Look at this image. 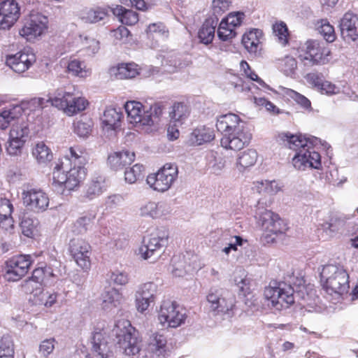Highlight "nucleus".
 Masks as SVG:
<instances>
[{
  "label": "nucleus",
  "instance_id": "1",
  "mask_svg": "<svg viewBox=\"0 0 358 358\" xmlns=\"http://www.w3.org/2000/svg\"><path fill=\"white\" fill-rule=\"evenodd\" d=\"M69 153L55 163L52 171L53 185L73 190L85 179L86 155L77 147H71Z\"/></svg>",
  "mask_w": 358,
  "mask_h": 358
},
{
  "label": "nucleus",
  "instance_id": "2",
  "mask_svg": "<svg viewBox=\"0 0 358 358\" xmlns=\"http://www.w3.org/2000/svg\"><path fill=\"white\" fill-rule=\"evenodd\" d=\"M278 138L285 143L289 149L296 151L292 159V164L295 169L304 170L306 167L319 169L321 165L320 154L310 147L321 143V140L315 136L306 137L302 135H293L289 133H282Z\"/></svg>",
  "mask_w": 358,
  "mask_h": 358
},
{
  "label": "nucleus",
  "instance_id": "3",
  "mask_svg": "<svg viewBox=\"0 0 358 358\" xmlns=\"http://www.w3.org/2000/svg\"><path fill=\"white\" fill-rule=\"evenodd\" d=\"M323 289L331 296L338 299L348 293L349 275L344 267L340 264H327L323 266L320 273Z\"/></svg>",
  "mask_w": 358,
  "mask_h": 358
},
{
  "label": "nucleus",
  "instance_id": "4",
  "mask_svg": "<svg viewBox=\"0 0 358 358\" xmlns=\"http://www.w3.org/2000/svg\"><path fill=\"white\" fill-rule=\"evenodd\" d=\"M117 343L122 352L127 356H134L141 350V340L138 332L128 320H120L113 329Z\"/></svg>",
  "mask_w": 358,
  "mask_h": 358
},
{
  "label": "nucleus",
  "instance_id": "5",
  "mask_svg": "<svg viewBox=\"0 0 358 358\" xmlns=\"http://www.w3.org/2000/svg\"><path fill=\"white\" fill-rule=\"evenodd\" d=\"M169 234L164 227L156 229L143 241L139 254L144 259L155 262L161 256L167 245Z\"/></svg>",
  "mask_w": 358,
  "mask_h": 358
},
{
  "label": "nucleus",
  "instance_id": "6",
  "mask_svg": "<svg viewBox=\"0 0 358 358\" xmlns=\"http://www.w3.org/2000/svg\"><path fill=\"white\" fill-rule=\"evenodd\" d=\"M273 308L278 310L288 308L294 303V290L291 285L285 282H271L264 292Z\"/></svg>",
  "mask_w": 358,
  "mask_h": 358
},
{
  "label": "nucleus",
  "instance_id": "7",
  "mask_svg": "<svg viewBox=\"0 0 358 358\" xmlns=\"http://www.w3.org/2000/svg\"><path fill=\"white\" fill-rule=\"evenodd\" d=\"M208 309L213 315L227 314L235 306V296L228 289L212 287L206 295Z\"/></svg>",
  "mask_w": 358,
  "mask_h": 358
},
{
  "label": "nucleus",
  "instance_id": "8",
  "mask_svg": "<svg viewBox=\"0 0 358 358\" xmlns=\"http://www.w3.org/2000/svg\"><path fill=\"white\" fill-rule=\"evenodd\" d=\"M51 104L62 110L65 114L71 116L84 110L88 105V101L84 97L76 96L74 94L58 89L53 97H50Z\"/></svg>",
  "mask_w": 358,
  "mask_h": 358
},
{
  "label": "nucleus",
  "instance_id": "9",
  "mask_svg": "<svg viewBox=\"0 0 358 358\" xmlns=\"http://www.w3.org/2000/svg\"><path fill=\"white\" fill-rule=\"evenodd\" d=\"M178 166L174 164H165L156 173L148 176V185L155 191L166 192L171 188L178 178Z\"/></svg>",
  "mask_w": 358,
  "mask_h": 358
},
{
  "label": "nucleus",
  "instance_id": "10",
  "mask_svg": "<svg viewBox=\"0 0 358 358\" xmlns=\"http://www.w3.org/2000/svg\"><path fill=\"white\" fill-rule=\"evenodd\" d=\"M33 259L29 255H19L8 259L2 266V271L8 281L15 282L28 272Z\"/></svg>",
  "mask_w": 358,
  "mask_h": 358
},
{
  "label": "nucleus",
  "instance_id": "11",
  "mask_svg": "<svg viewBox=\"0 0 358 358\" xmlns=\"http://www.w3.org/2000/svg\"><path fill=\"white\" fill-rule=\"evenodd\" d=\"M186 314L175 302L169 299L162 301L158 314L159 322L167 327L176 328L185 322Z\"/></svg>",
  "mask_w": 358,
  "mask_h": 358
},
{
  "label": "nucleus",
  "instance_id": "12",
  "mask_svg": "<svg viewBox=\"0 0 358 358\" xmlns=\"http://www.w3.org/2000/svg\"><path fill=\"white\" fill-rule=\"evenodd\" d=\"M24 205L34 213L45 211L49 206L50 199L48 194L41 189L30 188L22 193Z\"/></svg>",
  "mask_w": 358,
  "mask_h": 358
},
{
  "label": "nucleus",
  "instance_id": "13",
  "mask_svg": "<svg viewBox=\"0 0 358 358\" xmlns=\"http://www.w3.org/2000/svg\"><path fill=\"white\" fill-rule=\"evenodd\" d=\"M69 252L77 264L84 271L91 267V246L85 241L80 238H73L69 243Z\"/></svg>",
  "mask_w": 358,
  "mask_h": 358
},
{
  "label": "nucleus",
  "instance_id": "14",
  "mask_svg": "<svg viewBox=\"0 0 358 358\" xmlns=\"http://www.w3.org/2000/svg\"><path fill=\"white\" fill-rule=\"evenodd\" d=\"M124 109L129 123L136 126L138 124H152L153 121L151 118V114L141 102L136 101H127L124 104Z\"/></svg>",
  "mask_w": 358,
  "mask_h": 358
},
{
  "label": "nucleus",
  "instance_id": "15",
  "mask_svg": "<svg viewBox=\"0 0 358 358\" xmlns=\"http://www.w3.org/2000/svg\"><path fill=\"white\" fill-rule=\"evenodd\" d=\"M92 350L96 358H114L113 344L105 331H95L91 338Z\"/></svg>",
  "mask_w": 358,
  "mask_h": 358
},
{
  "label": "nucleus",
  "instance_id": "16",
  "mask_svg": "<svg viewBox=\"0 0 358 358\" xmlns=\"http://www.w3.org/2000/svg\"><path fill=\"white\" fill-rule=\"evenodd\" d=\"M20 6L15 0L0 3V29H9L20 16Z\"/></svg>",
  "mask_w": 358,
  "mask_h": 358
},
{
  "label": "nucleus",
  "instance_id": "17",
  "mask_svg": "<svg viewBox=\"0 0 358 358\" xmlns=\"http://www.w3.org/2000/svg\"><path fill=\"white\" fill-rule=\"evenodd\" d=\"M339 27L343 39L348 43H358V16L346 13L340 20Z\"/></svg>",
  "mask_w": 358,
  "mask_h": 358
},
{
  "label": "nucleus",
  "instance_id": "18",
  "mask_svg": "<svg viewBox=\"0 0 358 358\" xmlns=\"http://www.w3.org/2000/svg\"><path fill=\"white\" fill-rule=\"evenodd\" d=\"M252 138V134L246 127L240 131L228 133L221 138V145L226 149L240 150L248 145Z\"/></svg>",
  "mask_w": 358,
  "mask_h": 358
},
{
  "label": "nucleus",
  "instance_id": "19",
  "mask_svg": "<svg viewBox=\"0 0 358 358\" xmlns=\"http://www.w3.org/2000/svg\"><path fill=\"white\" fill-rule=\"evenodd\" d=\"M48 20L44 15L36 13L30 15L20 31V34L27 40H31L40 36L46 29Z\"/></svg>",
  "mask_w": 358,
  "mask_h": 358
},
{
  "label": "nucleus",
  "instance_id": "20",
  "mask_svg": "<svg viewBox=\"0 0 358 358\" xmlns=\"http://www.w3.org/2000/svg\"><path fill=\"white\" fill-rule=\"evenodd\" d=\"M305 45V60H309L312 64H324L328 62L330 51L321 47L317 41H308Z\"/></svg>",
  "mask_w": 358,
  "mask_h": 358
},
{
  "label": "nucleus",
  "instance_id": "21",
  "mask_svg": "<svg viewBox=\"0 0 358 358\" xmlns=\"http://www.w3.org/2000/svg\"><path fill=\"white\" fill-rule=\"evenodd\" d=\"M157 285L151 282L141 285L136 294V303L138 311L143 313L154 301Z\"/></svg>",
  "mask_w": 358,
  "mask_h": 358
},
{
  "label": "nucleus",
  "instance_id": "22",
  "mask_svg": "<svg viewBox=\"0 0 358 358\" xmlns=\"http://www.w3.org/2000/svg\"><path fill=\"white\" fill-rule=\"evenodd\" d=\"M216 127L223 136L228 133L238 131L245 128L244 122L240 117L234 113H228L221 115L217 120Z\"/></svg>",
  "mask_w": 358,
  "mask_h": 358
},
{
  "label": "nucleus",
  "instance_id": "23",
  "mask_svg": "<svg viewBox=\"0 0 358 358\" xmlns=\"http://www.w3.org/2000/svg\"><path fill=\"white\" fill-rule=\"evenodd\" d=\"M35 62L33 54L19 52L15 55H9L6 58V64L15 72L21 73L29 69Z\"/></svg>",
  "mask_w": 358,
  "mask_h": 358
},
{
  "label": "nucleus",
  "instance_id": "24",
  "mask_svg": "<svg viewBox=\"0 0 358 358\" xmlns=\"http://www.w3.org/2000/svg\"><path fill=\"white\" fill-rule=\"evenodd\" d=\"M167 341L165 336L157 332L152 333L148 340L147 350L152 355L153 358H161L164 356Z\"/></svg>",
  "mask_w": 358,
  "mask_h": 358
},
{
  "label": "nucleus",
  "instance_id": "25",
  "mask_svg": "<svg viewBox=\"0 0 358 358\" xmlns=\"http://www.w3.org/2000/svg\"><path fill=\"white\" fill-rule=\"evenodd\" d=\"M255 217L257 220L258 224L261 226L263 232L267 230L270 225H272L275 220L280 219L278 215L265 209L260 201H258L257 205Z\"/></svg>",
  "mask_w": 358,
  "mask_h": 358
},
{
  "label": "nucleus",
  "instance_id": "26",
  "mask_svg": "<svg viewBox=\"0 0 358 358\" xmlns=\"http://www.w3.org/2000/svg\"><path fill=\"white\" fill-rule=\"evenodd\" d=\"M135 159L134 152L129 151H122L115 152L108 157V164L113 170L122 169L127 165H130Z\"/></svg>",
  "mask_w": 358,
  "mask_h": 358
},
{
  "label": "nucleus",
  "instance_id": "27",
  "mask_svg": "<svg viewBox=\"0 0 358 358\" xmlns=\"http://www.w3.org/2000/svg\"><path fill=\"white\" fill-rule=\"evenodd\" d=\"M217 17H210L205 20L198 31L200 42L208 45L212 43L215 37V28L217 24Z\"/></svg>",
  "mask_w": 358,
  "mask_h": 358
},
{
  "label": "nucleus",
  "instance_id": "28",
  "mask_svg": "<svg viewBox=\"0 0 358 358\" xmlns=\"http://www.w3.org/2000/svg\"><path fill=\"white\" fill-rule=\"evenodd\" d=\"M215 138L212 129L206 127H197L193 130L189 137V143L192 145H200L208 143Z\"/></svg>",
  "mask_w": 358,
  "mask_h": 358
},
{
  "label": "nucleus",
  "instance_id": "29",
  "mask_svg": "<svg viewBox=\"0 0 358 358\" xmlns=\"http://www.w3.org/2000/svg\"><path fill=\"white\" fill-rule=\"evenodd\" d=\"M189 113L190 110L187 105L182 102L175 103L169 112L171 122H173L175 127L181 125L189 117Z\"/></svg>",
  "mask_w": 358,
  "mask_h": 358
},
{
  "label": "nucleus",
  "instance_id": "30",
  "mask_svg": "<svg viewBox=\"0 0 358 358\" xmlns=\"http://www.w3.org/2000/svg\"><path fill=\"white\" fill-rule=\"evenodd\" d=\"M46 268H37L33 271L31 278L27 279L22 285V288L25 293L32 292L34 287H41L45 273Z\"/></svg>",
  "mask_w": 358,
  "mask_h": 358
},
{
  "label": "nucleus",
  "instance_id": "31",
  "mask_svg": "<svg viewBox=\"0 0 358 358\" xmlns=\"http://www.w3.org/2000/svg\"><path fill=\"white\" fill-rule=\"evenodd\" d=\"M122 298V294L114 288L105 291L101 295L102 308L110 310L117 307L120 304Z\"/></svg>",
  "mask_w": 358,
  "mask_h": 358
},
{
  "label": "nucleus",
  "instance_id": "32",
  "mask_svg": "<svg viewBox=\"0 0 358 358\" xmlns=\"http://www.w3.org/2000/svg\"><path fill=\"white\" fill-rule=\"evenodd\" d=\"M110 73L117 79H128L134 78L138 74V70L134 64H121L112 68Z\"/></svg>",
  "mask_w": 358,
  "mask_h": 358
},
{
  "label": "nucleus",
  "instance_id": "33",
  "mask_svg": "<svg viewBox=\"0 0 358 358\" xmlns=\"http://www.w3.org/2000/svg\"><path fill=\"white\" fill-rule=\"evenodd\" d=\"M164 204L149 201L140 208V215L143 217H149L156 219L162 216L164 210Z\"/></svg>",
  "mask_w": 358,
  "mask_h": 358
},
{
  "label": "nucleus",
  "instance_id": "34",
  "mask_svg": "<svg viewBox=\"0 0 358 358\" xmlns=\"http://www.w3.org/2000/svg\"><path fill=\"white\" fill-rule=\"evenodd\" d=\"M262 32L259 29L250 31L242 37V43L245 48L250 52H256L258 50Z\"/></svg>",
  "mask_w": 358,
  "mask_h": 358
},
{
  "label": "nucleus",
  "instance_id": "35",
  "mask_svg": "<svg viewBox=\"0 0 358 358\" xmlns=\"http://www.w3.org/2000/svg\"><path fill=\"white\" fill-rule=\"evenodd\" d=\"M257 152L253 149H248L240 153L237 162L236 167L239 171H243L245 169L252 166L257 162Z\"/></svg>",
  "mask_w": 358,
  "mask_h": 358
},
{
  "label": "nucleus",
  "instance_id": "36",
  "mask_svg": "<svg viewBox=\"0 0 358 358\" xmlns=\"http://www.w3.org/2000/svg\"><path fill=\"white\" fill-rule=\"evenodd\" d=\"M32 155L40 164H46L52 159L50 149L43 142H40L34 146Z\"/></svg>",
  "mask_w": 358,
  "mask_h": 358
},
{
  "label": "nucleus",
  "instance_id": "37",
  "mask_svg": "<svg viewBox=\"0 0 358 358\" xmlns=\"http://www.w3.org/2000/svg\"><path fill=\"white\" fill-rule=\"evenodd\" d=\"M122 114L116 108H106L103 113V123L110 129L115 130L120 127Z\"/></svg>",
  "mask_w": 358,
  "mask_h": 358
},
{
  "label": "nucleus",
  "instance_id": "38",
  "mask_svg": "<svg viewBox=\"0 0 358 358\" xmlns=\"http://www.w3.org/2000/svg\"><path fill=\"white\" fill-rule=\"evenodd\" d=\"M287 229V224L283 220L280 218L278 220H275L272 225H270L267 230L263 232V237L267 243L273 242L275 240V237L273 236L284 234Z\"/></svg>",
  "mask_w": 358,
  "mask_h": 358
},
{
  "label": "nucleus",
  "instance_id": "39",
  "mask_svg": "<svg viewBox=\"0 0 358 358\" xmlns=\"http://www.w3.org/2000/svg\"><path fill=\"white\" fill-rule=\"evenodd\" d=\"M93 122L91 118L87 116H82L80 119L74 121L73 131L78 136L87 137L92 131Z\"/></svg>",
  "mask_w": 358,
  "mask_h": 358
},
{
  "label": "nucleus",
  "instance_id": "40",
  "mask_svg": "<svg viewBox=\"0 0 358 358\" xmlns=\"http://www.w3.org/2000/svg\"><path fill=\"white\" fill-rule=\"evenodd\" d=\"M104 191V179L101 176H98L92 180L88 185L85 196L90 200H92Z\"/></svg>",
  "mask_w": 358,
  "mask_h": 358
},
{
  "label": "nucleus",
  "instance_id": "41",
  "mask_svg": "<svg viewBox=\"0 0 358 358\" xmlns=\"http://www.w3.org/2000/svg\"><path fill=\"white\" fill-rule=\"evenodd\" d=\"M108 16L107 10L103 8L90 9L84 13L82 20L87 23H96L104 20Z\"/></svg>",
  "mask_w": 358,
  "mask_h": 358
},
{
  "label": "nucleus",
  "instance_id": "42",
  "mask_svg": "<svg viewBox=\"0 0 358 358\" xmlns=\"http://www.w3.org/2000/svg\"><path fill=\"white\" fill-rule=\"evenodd\" d=\"M29 129L26 122L14 125L10 131L9 136L11 139L22 140L24 143L29 136Z\"/></svg>",
  "mask_w": 358,
  "mask_h": 358
},
{
  "label": "nucleus",
  "instance_id": "43",
  "mask_svg": "<svg viewBox=\"0 0 358 358\" xmlns=\"http://www.w3.org/2000/svg\"><path fill=\"white\" fill-rule=\"evenodd\" d=\"M172 273L176 276H183L185 273L192 272L194 268L190 265L185 264L184 257H174L172 259Z\"/></svg>",
  "mask_w": 358,
  "mask_h": 358
},
{
  "label": "nucleus",
  "instance_id": "44",
  "mask_svg": "<svg viewBox=\"0 0 358 358\" xmlns=\"http://www.w3.org/2000/svg\"><path fill=\"white\" fill-rule=\"evenodd\" d=\"M206 159L208 168L215 174H218L224 166L222 158L216 152L210 151L208 152Z\"/></svg>",
  "mask_w": 358,
  "mask_h": 358
},
{
  "label": "nucleus",
  "instance_id": "45",
  "mask_svg": "<svg viewBox=\"0 0 358 358\" xmlns=\"http://www.w3.org/2000/svg\"><path fill=\"white\" fill-rule=\"evenodd\" d=\"M38 221L29 217L24 216L20 222L22 233L27 237H32L36 231Z\"/></svg>",
  "mask_w": 358,
  "mask_h": 358
},
{
  "label": "nucleus",
  "instance_id": "46",
  "mask_svg": "<svg viewBox=\"0 0 358 358\" xmlns=\"http://www.w3.org/2000/svg\"><path fill=\"white\" fill-rule=\"evenodd\" d=\"M143 166L141 164H136L129 169H126L124 171V180L129 184L135 183L143 176Z\"/></svg>",
  "mask_w": 358,
  "mask_h": 358
},
{
  "label": "nucleus",
  "instance_id": "47",
  "mask_svg": "<svg viewBox=\"0 0 358 358\" xmlns=\"http://www.w3.org/2000/svg\"><path fill=\"white\" fill-rule=\"evenodd\" d=\"M31 294L29 300L35 306H44L47 307L48 301L47 296H48V292H45L41 287H34L32 292H29Z\"/></svg>",
  "mask_w": 358,
  "mask_h": 358
},
{
  "label": "nucleus",
  "instance_id": "48",
  "mask_svg": "<svg viewBox=\"0 0 358 358\" xmlns=\"http://www.w3.org/2000/svg\"><path fill=\"white\" fill-rule=\"evenodd\" d=\"M68 71L74 76L80 78L87 77L90 73V70L86 69L85 64L77 59H73L69 63Z\"/></svg>",
  "mask_w": 358,
  "mask_h": 358
},
{
  "label": "nucleus",
  "instance_id": "49",
  "mask_svg": "<svg viewBox=\"0 0 358 358\" xmlns=\"http://www.w3.org/2000/svg\"><path fill=\"white\" fill-rule=\"evenodd\" d=\"M345 221L344 219L337 216H334L330 218L329 222L323 224L322 227L323 229L326 232H328L329 231V235L331 236L332 234L343 228L345 225Z\"/></svg>",
  "mask_w": 358,
  "mask_h": 358
},
{
  "label": "nucleus",
  "instance_id": "50",
  "mask_svg": "<svg viewBox=\"0 0 358 358\" xmlns=\"http://www.w3.org/2000/svg\"><path fill=\"white\" fill-rule=\"evenodd\" d=\"M94 218V216H83L79 217L74 224L73 231L77 234H83L86 233L87 231L91 227Z\"/></svg>",
  "mask_w": 358,
  "mask_h": 358
},
{
  "label": "nucleus",
  "instance_id": "51",
  "mask_svg": "<svg viewBox=\"0 0 358 358\" xmlns=\"http://www.w3.org/2000/svg\"><path fill=\"white\" fill-rule=\"evenodd\" d=\"M317 29L326 41L329 43L334 41L336 38L334 29L327 20H322Z\"/></svg>",
  "mask_w": 358,
  "mask_h": 358
},
{
  "label": "nucleus",
  "instance_id": "52",
  "mask_svg": "<svg viewBox=\"0 0 358 358\" xmlns=\"http://www.w3.org/2000/svg\"><path fill=\"white\" fill-rule=\"evenodd\" d=\"M236 35V32L234 29L228 26L225 22L221 21L217 29V36L220 40L227 41L234 38Z\"/></svg>",
  "mask_w": 358,
  "mask_h": 358
},
{
  "label": "nucleus",
  "instance_id": "53",
  "mask_svg": "<svg viewBox=\"0 0 358 358\" xmlns=\"http://www.w3.org/2000/svg\"><path fill=\"white\" fill-rule=\"evenodd\" d=\"M244 16L245 15L242 12L231 13L225 18H223L222 22H225L228 26L235 29L241 24Z\"/></svg>",
  "mask_w": 358,
  "mask_h": 358
},
{
  "label": "nucleus",
  "instance_id": "54",
  "mask_svg": "<svg viewBox=\"0 0 358 358\" xmlns=\"http://www.w3.org/2000/svg\"><path fill=\"white\" fill-rule=\"evenodd\" d=\"M82 43L83 50L88 55H94L99 50V42L95 38L86 36Z\"/></svg>",
  "mask_w": 358,
  "mask_h": 358
},
{
  "label": "nucleus",
  "instance_id": "55",
  "mask_svg": "<svg viewBox=\"0 0 358 358\" xmlns=\"http://www.w3.org/2000/svg\"><path fill=\"white\" fill-rule=\"evenodd\" d=\"M273 31L275 36L278 37V41L282 45H285L287 43V28L285 23H276L273 25Z\"/></svg>",
  "mask_w": 358,
  "mask_h": 358
},
{
  "label": "nucleus",
  "instance_id": "56",
  "mask_svg": "<svg viewBox=\"0 0 358 358\" xmlns=\"http://www.w3.org/2000/svg\"><path fill=\"white\" fill-rule=\"evenodd\" d=\"M0 354L14 355V345L11 336L3 335L0 340Z\"/></svg>",
  "mask_w": 358,
  "mask_h": 358
},
{
  "label": "nucleus",
  "instance_id": "57",
  "mask_svg": "<svg viewBox=\"0 0 358 358\" xmlns=\"http://www.w3.org/2000/svg\"><path fill=\"white\" fill-rule=\"evenodd\" d=\"M23 141L11 139L9 136V140L6 145V151L10 155L17 156L21 154L22 149L24 145Z\"/></svg>",
  "mask_w": 358,
  "mask_h": 358
},
{
  "label": "nucleus",
  "instance_id": "58",
  "mask_svg": "<svg viewBox=\"0 0 358 358\" xmlns=\"http://www.w3.org/2000/svg\"><path fill=\"white\" fill-rule=\"evenodd\" d=\"M17 117L14 110H5L0 113V129H5Z\"/></svg>",
  "mask_w": 358,
  "mask_h": 358
},
{
  "label": "nucleus",
  "instance_id": "59",
  "mask_svg": "<svg viewBox=\"0 0 358 358\" xmlns=\"http://www.w3.org/2000/svg\"><path fill=\"white\" fill-rule=\"evenodd\" d=\"M146 31L148 34H158L164 38H167L169 36V30L162 22L150 24L148 27Z\"/></svg>",
  "mask_w": 358,
  "mask_h": 358
},
{
  "label": "nucleus",
  "instance_id": "60",
  "mask_svg": "<svg viewBox=\"0 0 358 358\" xmlns=\"http://www.w3.org/2000/svg\"><path fill=\"white\" fill-rule=\"evenodd\" d=\"M120 21L126 25H134L138 21V13L132 10L127 9L120 18Z\"/></svg>",
  "mask_w": 358,
  "mask_h": 358
},
{
  "label": "nucleus",
  "instance_id": "61",
  "mask_svg": "<svg viewBox=\"0 0 358 358\" xmlns=\"http://www.w3.org/2000/svg\"><path fill=\"white\" fill-rule=\"evenodd\" d=\"M231 0H213V10L215 15H220L227 10Z\"/></svg>",
  "mask_w": 358,
  "mask_h": 358
},
{
  "label": "nucleus",
  "instance_id": "62",
  "mask_svg": "<svg viewBox=\"0 0 358 358\" xmlns=\"http://www.w3.org/2000/svg\"><path fill=\"white\" fill-rule=\"evenodd\" d=\"M54 338L45 339L41 342L39 346V352L44 357L51 354L55 348Z\"/></svg>",
  "mask_w": 358,
  "mask_h": 358
},
{
  "label": "nucleus",
  "instance_id": "63",
  "mask_svg": "<svg viewBox=\"0 0 358 358\" xmlns=\"http://www.w3.org/2000/svg\"><path fill=\"white\" fill-rule=\"evenodd\" d=\"M282 62V70L286 75H290L294 73L297 66V62L294 57L287 56L284 58Z\"/></svg>",
  "mask_w": 358,
  "mask_h": 358
},
{
  "label": "nucleus",
  "instance_id": "64",
  "mask_svg": "<svg viewBox=\"0 0 358 358\" xmlns=\"http://www.w3.org/2000/svg\"><path fill=\"white\" fill-rule=\"evenodd\" d=\"M306 80L308 84L319 90L324 80L322 74L317 73H309L306 76Z\"/></svg>",
  "mask_w": 358,
  "mask_h": 358
}]
</instances>
